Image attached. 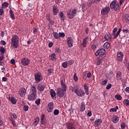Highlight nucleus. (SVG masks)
Listing matches in <instances>:
<instances>
[{
	"label": "nucleus",
	"instance_id": "nucleus-46",
	"mask_svg": "<svg viewBox=\"0 0 129 129\" xmlns=\"http://www.w3.org/2000/svg\"><path fill=\"white\" fill-rule=\"evenodd\" d=\"M75 89H76L75 87H73L72 86H71L70 87V89L71 90H72V91L73 92H75V91L76 90H75Z\"/></svg>",
	"mask_w": 129,
	"mask_h": 129
},
{
	"label": "nucleus",
	"instance_id": "nucleus-15",
	"mask_svg": "<svg viewBox=\"0 0 129 129\" xmlns=\"http://www.w3.org/2000/svg\"><path fill=\"white\" fill-rule=\"evenodd\" d=\"M37 89L40 92H43L44 90H45V86L39 84L37 85Z\"/></svg>",
	"mask_w": 129,
	"mask_h": 129
},
{
	"label": "nucleus",
	"instance_id": "nucleus-35",
	"mask_svg": "<svg viewBox=\"0 0 129 129\" xmlns=\"http://www.w3.org/2000/svg\"><path fill=\"white\" fill-rule=\"evenodd\" d=\"M51 73H53V70L51 69H48L46 72V74L49 76L51 75Z\"/></svg>",
	"mask_w": 129,
	"mask_h": 129
},
{
	"label": "nucleus",
	"instance_id": "nucleus-14",
	"mask_svg": "<svg viewBox=\"0 0 129 129\" xmlns=\"http://www.w3.org/2000/svg\"><path fill=\"white\" fill-rule=\"evenodd\" d=\"M53 108H54V103L53 102H49L48 104L47 111L48 112H52Z\"/></svg>",
	"mask_w": 129,
	"mask_h": 129
},
{
	"label": "nucleus",
	"instance_id": "nucleus-36",
	"mask_svg": "<svg viewBox=\"0 0 129 129\" xmlns=\"http://www.w3.org/2000/svg\"><path fill=\"white\" fill-rule=\"evenodd\" d=\"M68 66V63H67V61H64L62 63V67L63 68H67Z\"/></svg>",
	"mask_w": 129,
	"mask_h": 129
},
{
	"label": "nucleus",
	"instance_id": "nucleus-9",
	"mask_svg": "<svg viewBox=\"0 0 129 129\" xmlns=\"http://www.w3.org/2000/svg\"><path fill=\"white\" fill-rule=\"evenodd\" d=\"M123 58V52L121 51H118L117 52V60L119 62H121L122 59Z\"/></svg>",
	"mask_w": 129,
	"mask_h": 129
},
{
	"label": "nucleus",
	"instance_id": "nucleus-59",
	"mask_svg": "<svg viewBox=\"0 0 129 129\" xmlns=\"http://www.w3.org/2000/svg\"><path fill=\"white\" fill-rule=\"evenodd\" d=\"M48 47L49 48H51V47H53V42H50L48 43Z\"/></svg>",
	"mask_w": 129,
	"mask_h": 129
},
{
	"label": "nucleus",
	"instance_id": "nucleus-37",
	"mask_svg": "<svg viewBox=\"0 0 129 129\" xmlns=\"http://www.w3.org/2000/svg\"><path fill=\"white\" fill-rule=\"evenodd\" d=\"M115 97L116 98V99H117V100H121L122 99V97L121 96H120V95H116L115 96Z\"/></svg>",
	"mask_w": 129,
	"mask_h": 129
},
{
	"label": "nucleus",
	"instance_id": "nucleus-25",
	"mask_svg": "<svg viewBox=\"0 0 129 129\" xmlns=\"http://www.w3.org/2000/svg\"><path fill=\"white\" fill-rule=\"evenodd\" d=\"M40 121V117L39 116H37L36 118L34 119V124L36 126L39 124V122Z\"/></svg>",
	"mask_w": 129,
	"mask_h": 129
},
{
	"label": "nucleus",
	"instance_id": "nucleus-19",
	"mask_svg": "<svg viewBox=\"0 0 129 129\" xmlns=\"http://www.w3.org/2000/svg\"><path fill=\"white\" fill-rule=\"evenodd\" d=\"M30 89L33 94H35L37 95V89H36V86L33 85L31 86Z\"/></svg>",
	"mask_w": 129,
	"mask_h": 129
},
{
	"label": "nucleus",
	"instance_id": "nucleus-56",
	"mask_svg": "<svg viewBox=\"0 0 129 129\" xmlns=\"http://www.w3.org/2000/svg\"><path fill=\"white\" fill-rule=\"evenodd\" d=\"M91 48H92V50H95V49H96V45H95V44L92 45Z\"/></svg>",
	"mask_w": 129,
	"mask_h": 129
},
{
	"label": "nucleus",
	"instance_id": "nucleus-13",
	"mask_svg": "<svg viewBox=\"0 0 129 129\" xmlns=\"http://www.w3.org/2000/svg\"><path fill=\"white\" fill-rule=\"evenodd\" d=\"M67 44L70 48L73 47V39L71 37H68L67 39Z\"/></svg>",
	"mask_w": 129,
	"mask_h": 129
},
{
	"label": "nucleus",
	"instance_id": "nucleus-32",
	"mask_svg": "<svg viewBox=\"0 0 129 129\" xmlns=\"http://www.w3.org/2000/svg\"><path fill=\"white\" fill-rule=\"evenodd\" d=\"M2 9H6V8H8V7H9V3L5 2L2 4Z\"/></svg>",
	"mask_w": 129,
	"mask_h": 129
},
{
	"label": "nucleus",
	"instance_id": "nucleus-38",
	"mask_svg": "<svg viewBox=\"0 0 129 129\" xmlns=\"http://www.w3.org/2000/svg\"><path fill=\"white\" fill-rule=\"evenodd\" d=\"M123 102L124 105H126V106H128L129 100L128 99H125Z\"/></svg>",
	"mask_w": 129,
	"mask_h": 129
},
{
	"label": "nucleus",
	"instance_id": "nucleus-33",
	"mask_svg": "<svg viewBox=\"0 0 129 129\" xmlns=\"http://www.w3.org/2000/svg\"><path fill=\"white\" fill-rule=\"evenodd\" d=\"M104 38L105 40H107V41H109L110 39H111V35L110 34H106L104 36Z\"/></svg>",
	"mask_w": 129,
	"mask_h": 129
},
{
	"label": "nucleus",
	"instance_id": "nucleus-43",
	"mask_svg": "<svg viewBox=\"0 0 129 129\" xmlns=\"http://www.w3.org/2000/svg\"><path fill=\"white\" fill-rule=\"evenodd\" d=\"M126 126V124L124 122H123L121 124V128L124 129V128H125Z\"/></svg>",
	"mask_w": 129,
	"mask_h": 129
},
{
	"label": "nucleus",
	"instance_id": "nucleus-57",
	"mask_svg": "<svg viewBox=\"0 0 129 129\" xmlns=\"http://www.w3.org/2000/svg\"><path fill=\"white\" fill-rule=\"evenodd\" d=\"M87 115H88V116H91L92 115V113H91V111L90 110H89L88 111Z\"/></svg>",
	"mask_w": 129,
	"mask_h": 129
},
{
	"label": "nucleus",
	"instance_id": "nucleus-45",
	"mask_svg": "<svg viewBox=\"0 0 129 129\" xmlns=\"http://www.w3.org/2000/svg\"><path fill=\"white\" fill-rule=\"evenodd\" d=\"M35 103L37 105H40V104L41 103V99H38L36 101H35Z\"/></svg>",
	"mask_w": 129,
	"mask_h": 129
},
{
	"label": "nucleus",
	"instance_id": "nucleus-6",
	"mask_svg": "<svg viewBox=\"0 0 129 129\" xmlns=\"http://www.w3.org/2000/svg\"><path fill=\"white\" fill-rule=\"evenodd\" d=\"M110 11V8L108 6H106L105 8L102 9L101 11V14L103 16H105V15H107L108 13Z\"/></svg>",
	"mask_w": 129,
	"mask_h": 129
},
{
	"label": "nucleus",
	"instance_id": "nucleus-44",
	"mask_svg": "<svg viewBox=\"0 0 129 129\" xmlns=\"http://www.w3.org/2000/svg\"><path fill=\"white\" fill-rule=\"evenodd\" d=\"M23 109H24V111H28V110H29V106H28V105L24 106Z\"/></svg>",
	"mask_w": 129,
	"mask_h": 129
},
{
	"label": "nucleus",
	"instance_id": "nucleus-52",
	"mask_svg": "<svg viewBox=\"0 0 129 129\" xmlns=\"http://www.w3.org/2000/svg\"><path fill=\"white\" fill-rule=\"evenodd\" d=\"M125 20H126V21H128V22H129V15L127 14L125 16Z\"/></svg>",
	"mask_w": 129,
	"mask_h": 129
},
{
	"label": "nucleus",
	"instance_id": "nucleus-61",
	"mask_svg": "<svg viewBox=\"0 0 129 129\" xmlns=\"http://www.w3.org/2000/svg\"><path fill=\"white\" fill-rule=\"evenodd\" d=\"M87 76L88 78H91V73H88Z\"/></svg>",
	"mask_w": 129,
	"mask_h": 129
},
{
	"label": "nucleus",
	"instance_id": "nucleus-42",
	"mask_svg": "<svg viewBox=\"0 0 129 129\" xmlns=\"http://www.w3.org/2000/svg\"><path fill=\"white\" fill-rule=\"evenodd\" d=\"M58 35H59V38H61V37H65V33H64L63 32H59L58 33Z\"/></svg>",
	"mask_w": 129,
	"mask_h": 129
},
{
	"label": "nucleus",
	"instance_id": "nucleus-10",
	"mask_svg": "<svg viewBox=\"0 0 129 129\" xmlns=\"http://www.w3.org/2000/svg\"><path fill=\"white\" fill-rule=\"evenodd\" d=\"M75 93H76L78 96H80L81 97L84 96V94H85V93H84V91H83L82 89H76Z\"/></svg>",
	"mask_w": 129,
	"mask_h": 129
},
{
	"label": "nucleus",
	"instance_id": "nucleus-1",
	"mask_svg": "<svg viewBox=\"0 0 129 129\" xmlns=\"http://www.w3.org/2000/svg\"><path fill=\"white\" fill-rule=\"evenodd\" d=\"M20 43V37L17 35H13L11 38V48L17 49L19 48Z\"/></svg>",
	"mask_w": 129,
	"mask_h": 129
},
{
	"label": "nucleus",
	"instance_id": "nucleus-31",
	"mask_svg": "<svg viewBox=\"0 0 129 129\" xmlns=\"http://www.w3.org/2000/svg\"><path fill=\"white\" fill-rule=\"evenodd\" d=\"M10 100H11V102L13 103V104H16L17 103V99L15 98L14 97H12L11 98H10Z\"/></svg>",
	"mask_w": 129,
	"mask_h": 129
},
{
	"label": "nucleus",
	"instance_id": "nucleus-39",
	"mask_svg": "<svg viewBox=\"0 0 129 129\" xmlns=\"http://www.w3.org/2000/svg\"><path fill=\"white\" fill-rule=\"evenodd\" d=\"M0 52L3 54H4L5 52H6V49H5V48H4V47H0Z\"/></svg>",
	"mask_w": 129,
	"mask_h": 129
},
{
	"label": "nucleus",
	"instance_id": "nucleus-53",
	"mask_svg": "<svg viewBox=\"0 0 129 129\" xmlns=\"http://www.w3.org/2000/svg\"><path fill=\"white\" fill-rule=\"evenodd\" d=\"M4 13H5V11H4V9H0V16H3V15H4Z\"/></svg>",
	"mask_w": 129,
	"mask_h": 129
},
{
	"label": "nucleus",
	"instance_id": "nucleus-17",
	"mask_svg": "<svg viewBox=\"0 0 129 129\" xmlns=\"http://www.w3.org/2000/svg\"><path fill=\"white\" fill-rule=\"evenodd\" d=\"M36 97H37V95L31 93V94L28 95V100H35Z\"/></svg>",
	"mask_w": 129,
	"mask_h": 129
},
{
	"label": "nucleus",
	"instance_id": "nucleus-28",
	"mask_svg": "<svg viewBox=\"0 0 129 129\" xmlns=\"http://www.w3.org/2000/svg\"><path fill=\"white\" fill-rule=\"evenodd\" d=\"M103 61V58H99L97 59L96 61V65H100Z\"/></svg>",
	"mask_w": 129,
	"mask_h": 129
},
{
	"label": "nucleus",
	"instance_id": "nucleus-21",
	"mask_svg": "<svg viewBox=\"0 0 129 129\" xmlns=\"http://www.w3.org/2000/svg\"><path fill=\"white\" fill-rule=\"evenodd\" d=\"M52 11L53 13V15L54 16H56L58 13H59V10H58V9L55 5L53 6V9H52Z\"/></svg>",
	"mask_w": 129,
	"mask_h": 129
},
{
	"label": "nucleus",
	"instance_id": "nucleus-16",
	"mask_svg": "<svg viewBox=\"0 0 129 129\" xmlns=\"http://www.w3.org/2000/svg\"><path fill=\"white\" fill-rule=\"evenodd\" d=\"M111 120L114 123H116L118 122V120H119V118L118 116L113 115L112 116Z\"/></svg>",
	"mask_w": 129,
	"mask_h": 129
},
{
	"label": "nucleus",
	"instance_id": "nucleus-8",
	"mask_svg": "<svg viewBox=\"0 0 129 129\" xmlns=\"http://www.w3.org/2000/svg\"><path fill=\"white\" fill-rule=\"evenodd\" d=\"M105 49L104 48H101L98 50L95 53V56H101V55H104L105 54Z\"/></svg>",
	"mask_w": 129,
	"mask_h": 129
},
{
	"label": "nucleus",
	"instance_id": "nucleus-2",
	"mask_svg": "<svg viewBox=\"0 0 129 129\" xmlns=\"http://www.w3.org/2000/svg\"><path fill=\"white\" fill-rule=\"evenodd\" d=\"M77 13V11L76 10V9H69L67 12V15L69 19H73V18H74L75 16H76Z\"/></svg>",
	"mask_w": 129,
	"mask_h": 129
},
{
	"label": "nucleus",
	"instance_id": "nucleus-11",
	"mask_svg": "<svg viewBox=\"0 0 129 129\" xmlns=\"http://www.w3.org/2000/svg\"><path fill=\"white\" fill-rule=\"evenodd\" d=\"M26 93H27V90L25 88H22L19 90V94L20 97H24L26 95Z\"/></svg>",
	"mask_w": 129,
	"mask_h": 129
},
{
	"label": "nucleus",
	"instance_id": "nucleus-27",
	"mask_svg": "<svg viewBox=\"0 0 129 129\" xmlns=\"http://www.w3.org/2000/svg\"><path fill=\"white\" fill-rule=\"evenodd\" d=\"M52 35L54 36V38H55L56 40H59L60 38L59 36V34H58V33L53 32L52 33Z\"/></svg>",
	"mask_w": 129,
	"mask_h": 129
},
{
	"label": "nucleus",
	"instance_id": "nucleus-64",
	"mask_svg": "<svg viewBox=\"0 0 129 129\" xmlns=\"http://www.w3.org/2000/svg\"><path fill=\"white\" fill-rule=\"evenodd\" d=\"M125 91L126 92H127V93H129V87H126V88L125 89Z\"/></svg>",
	"mask_w": 129,
	"mask_h": 129
},
{
	"label": "nucleus",
	"instance_id": "nucleus-58",
	"mask_svg": "<svg viewBox=\"0 0 129 129\" xmlns=\"http://www.w3.org/2000/svg\"><path fill=\"white\" fill-rule=\"evenodd\" d=\"M117 31V29L114 28L113 30L112 35H115V33H116Z\"/></svg>",
	"mask_w": 129,
	"mask_h": 129
},
{
	"label": "nucleus",
	"instance_id": "nucleus-54",
	"mask_svg": "<svg viewBox=\"0 0 129 129\" xmlns=\"http://www.w3.org/2000/svg\"><path fill=\"white\" fill-rule=\"evenodd\" d=\"M11 121L12 122L13 125H16V121L13 119V118L10 119Z\"/></svg>",
	"mask_w": 129,
	"mask_h": 129
},
{
	"label": "nucleus",
	"instance_id": "nucleus-55",
	"mask_svg": "<svg viewBox=\"0 0 129 129\" xmlns=\"http://www.w3.org/2000/svg\"><path fill=\"white\" fill-rule=\"evenodd\" d=\"M59 16H60V18H64V14H63V12H59Z\"/></svg>",
	"mask_w": 129,
	"mask_h": 129
},
{
	"label": "nucleus",
	"instance_id": "nucleus-3",
	"mask_svg": "<svg viewBox=\"0 0 129 129\" xmlns=\"http://www.w3.org/2000/svg\"><path fill=\"white\" fill-rule=\"evenodd\" d=\"M110 8L115 11H118L119 9V4L115 1H113L110 4Z\"/></svg>",
	"mask_w": 129,
	"mask_h": 129
},
{
	"label": "nucleus",
	"instance_id": "nucleus-47",
	"mask_svg": "<svg viewBox=\"0 0 129 129\" xmlns=\"http://www.w3.org/2000/svg\"><path fill=\"white\" fill-rule=\"evenodd\" d=\"M74 80H75V82H77V81H78V77L76 76V74H75L74 75Z\"/></svg>",
	"mask_w": 129,
	"mask_h": 129
},
{
	"label": "nucleus",
	"instance_id": "nucleus-51",
	"mask_svg": "<svg viewBox=\"0 0 129 129\" xmlns=\"http://www.w3.org/2000/svg\"><path fill=\"white\" fill-rule=\"evenodd\" d=\"M107 84V80H104L102 81V85H106Z\"/></svg>",
	"mask_w": 129,
	"mask_h": 129
},
{
	"label": "nucleus",
	"instance_id": "nucleus-20",
	"mask_svg": "<svg viewBox=\"0 0 129 129\" xmlns=\"http://www.w3.org/2000/svg\"><path fill=\"white\" fill-rule=\"evenodd\" d=\"M60 85L61 86V89L63 90H64V91H67V86L64 83V82L63 81V80H61L60 81Z\"/></svg>",
	"mask_w": 129,
	"mask_h": 129
},
{
	"label": "nucleus",
	"instance_id": "nucleus-23",
	"mask_svg": "<svg viewBox=\"0 0 129 129\" xmlns=\"http://www.w3.org/2000/svg\"><path fill=\"white\" fill-rule=\"evenodd\" d=\"M85 110V103L84 102H82L81 104L80 111L83 112Z\"/></svg>",
	"mask_w": 129,
	"mask_h": 129
},
{
	"label": "nucleus",
	"instance_id": "nucleus-5",
	"mask_svg": "<svg viewBox=\"0 0 129 129\" xmlns=\"http://www.w3.org/2000/svg\"><path fill=\"white\" fill-rule=\"evenodd\" d=\"M34 78L37 83H39V82H40L41 80H43V77L40 73H35L34 75Z\"/></svg>",
	"mask_w": 129,
	"mask_h": 129
},
{
	"label": "nucleus",
	"instance_id": "nucleus-50",
	"mask_svg": "<svg viewBox=\"0 0 129 129\" xmlns=\"http://www.w3.org/2000/svg\"><path fill=\"white\" fill-rule=\"evenodd\" d=\"M110 112H116V109L115 108H112L110 109Z\"/></svg>",
	"mask_w": 129,
	"mask_h": 129
},
{
	"label": "nucleus",
	"instance_id": "nucleus-4",
	"mask_svg": "<svg viewBox=\"0 0 129 129\" xmlns=\"http://www.w3.org/2000/svg\"><path fill=\"white\" fill-rule=\"evenodd\" d=\"M66 91L62 89V88H58L56 90V94L58 97H63L65 95Z\"/></svg>",
	"mask_w": 129,
	"mask_h": 129
},
{
	"label": "nucleus",
	"instance_id": "nucleus-60",
	"mask_svg": "<svg viewBox=\"0 0 129 129\" xmlns=\"http://www.w3.org/2000/svg\"><path fill=\"white\" fill-rule=\"evenodd\" d=\"M11 64H12L13 65H14V64H15V63H16V61H15V59H12L11 60Z\"/></svg>",
	"mask_w": 129,
	"mask_h": 129
},
{
	"label": "nucleus",
	"instance_id": "nucleus-26",
	"mask_svg": "<svg viewBox=\"0 0 129 129\" xmlns=\"http://www.w3.org/2000/svg\"><path fill=\"white\" fill-rule=\"evenodd\" d=\"M9 13L10 14V17L12 20H15V14H14V12H13V10H12V9H10Z\"/></svg>",
	"mask_w": 129,
	"mask_h": 129
},
{
	"label": "nucleus",
	"instance_id": "nucleus-62",
	"mask_svg": "<svg viewBox=\"0 0 129 129\" xmlns=\"http://www.w3.org/2000/svg\"><path fill=\"white\" fill-rule=\"evenodd\" d=\"M37 33H38V29L34 28L33 29V34H37Z\"/></svg>",
	"mask_w": 129,
	"mask_h": 129
},
{
	"label": "nucleus",
	"instance_id": "nucleus-12",
	"mask_svg": "<svg viewBox=\"0 0 129 129\" xmlns=\"http://www.w3.org/2000/svg\"><path fill=\"white\" fill-rule=\"evenodd\" d=\"M88 39H89V37H86L83 39V42L81 44V46L83 47V48H86L87 46V44H88Z\"/></svg>",
	"mask_w": 129,
	"mask_h": 129
},
{
	"label": "nucleus",
	"instance_id": "nucleus-41",
	"mask_svg": "<svg viewBox=\"0 0 129 129\" xmlns=\"http://www.w3.org/2000/svg\"><path fill=\"white\" fill-rule=\"evenodd\" d=\"M74 63V61L72 59H71L68 61V65L71 66Z\"/></svg>",
	"mask_w": 129,
	"mask_h": 129
},
{
	"label": "nucleus",
	"instance_id": "nucleus-18",
	"mask_svg": "<svg viewBox=\"0 0 129 129\" xmlns=\"http://www.w3.org/2000/svg\"><path fill=\"white\" fill-rule=\"evenodd\" d=\"M102 123V120L101 119H96L94 122L95 126L98 127Z\"/></svg>",
	"mask_w": 129,
	"mask_h": 129
},
{
	"label": "nucleus",
	"instance_id": "nucleus-24",
	"mask_svg": "<svg viewBox=\"0 0 129 129\" xmlns=\"http://www.w3.org/2000/svg\"><path fill=\"white\" fill-rule=\"evenodd\" d=\"M50 96L52 98H54L56 97V93L55 92V91H54L53 89H51L50 91Z\"/></svg>",
	"mask_w": 129,
	"mask_h": 129
},
{
	"label": "nucleus",
	"instance_id": "nucleus-22",
	"mask_svg": "<svg viewBox=\"0 0 129 129\" xmlns=\"http://www.w3.org/2000/svg\"><path fill=\"white\" fill-rule=\"evenodd\" d=\"M116 78L117 80H121V72H117L116 73Z\"/></svg>",
	"mask_w": 129,
	"mask_h": 129
},
{
	"label": "nucleus",
	"instance_id": "nucleus-40",
	"mask_svg": "<svg viewBox=\"0 0 129 129\" xmlns=\"http://www.w3.org/2000/svg\"><path fill=\"white\" fill-rule=\"evenodd\" d=\"M53 114L54 115H58L59 114V110L55 109L53 111Z\"/></svg>",
	"mask_w": 129,
	"mask_h": 129
},
{
	"label": "nucleus",
	"instance_id": "nucleus-63",
	"mask_svg": "<svg viewBox=\"0 0 129 129\" xmlns=\"http://www.w3.org/2000/svg\"><path fill=\"white\" fill-rule=\"evenodd\" d=\"M2 80L3 81H4V82L8 81V78L4 77L2 78Z\"/></svg>",
	"mask_w": 129,
	"mask_h": 129
},
{
	"label": "nucleus",
	"instance_id": "nucleus-7",
	"mask_svg": "<svg viewBox=\"0 0 129 129\" xmlns=\"http://www.w3.org/2000/svg\"><path fill=\"white\" fill-rule=\"evenodd\" d=\"M30 63H31V60L27 57H24L21 60V64H22L23 66H28V65H29Z\"/></svg>",
	"mask_w": 129,
	"mask_h": 129
},
{
	"label": "nucleus",
	"instance_id": "nucleus-48",
	"mask_svg": "<svg viewBox=\"0 0 129 129\" xmlns=\"http://www.w3.org/2000/svg\"><path fill=\"white\" fill-rule=\"evenodd\" d=\"M84 89L85 90V91L89 90V88H88V86L86 84L84 85Z\"/></svg>",
	"mask_w": 129,
	"mask_h": 129
},
{
	"label": "nucleus",
	"instance_id": "nucleus-29",
	"mask_svg": "<svg viewBox=\"0 0 129 129\" xmlns=\"http://www.w3.org/2000/svg\"><path fill=\"white\" fill-rule=\"evenodd\" d=\"M68 129H76L75 127H74V124L73 123H69L68 125Z\"/></svg>",
	"mask_w": 129,
	"mask_h": 129
},
{
	"label": "nucleus",
	"instance_id": "nucleus-49",
	"mask_svg": "<svg viewBox=\"0 0 129 129\" xmlns=\"http://www.w3.org/2000/svg\"><path fill=\"white\" fill-rule=\"evenodd\" d=\"M111 86H112L111 84H108L106 87V89H107V90L110 89L111 88Z\"/></svg>",
	"mask_w": 129,
	"mask_h": 129
},
{
	"label": "nucleus",
	"instance_id": "nucleus-34",
	"mask_svg": "<svg viewBox=\"0 0 129 129\" xmlns=\"http://www.w3.org/2000/svg\"><path fill=\"white\" fill-rule=\"evenodd\" d=\"M109 47H110V44H109V43L105 42L104 44L103 47L104 48V49H108Z\"/></svg>",
	"mask_w": 129,
	"mask_h": 129
},
{
	"label": "nucleus",
	"instance_id": "nucleus-30",
	"mask_svg": "<svg viewBox=\"0 0 129 129\" xmlns=\"http://www.w3.org/2000/svg\"><path fill=\"white\" fill-rule=\"evenodd\" d=\"M50 57H51V60L52 61H56L57 58L56 57V54H55V53H52Z\"/></svg>",
	"mask_w": 129,
	"mask_h": 129
}]
</instances>
